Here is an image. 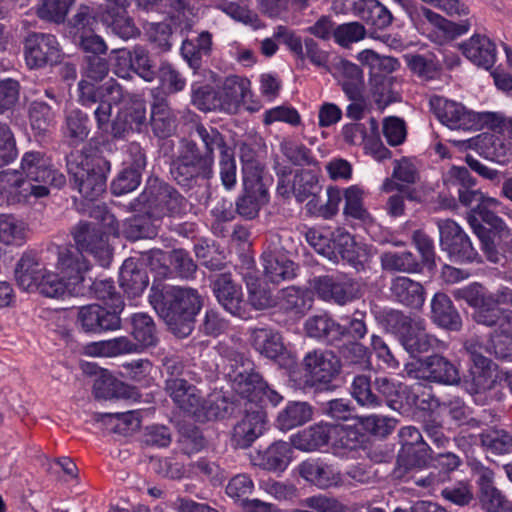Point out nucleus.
I'll return each mask as SVG.
<instances>
[{"label":"nucleus","instance_id":"60","mask_svg":"<svg viewBox=\"0 0 512 512\" xmlns=\"http://www.w3.org/2000/svg\"><path fill=\"white\" fill-rule=\"evenodd\" d=\"M468 222L474 233L478 236L481 242V248L487 259L492 263H499L502 259V255L498 252L494 241L491 238L490 231H488L479 223L476 216L469 215Z\"/></svg>","mask_w":512,"mask_h":512},{"label":"nucleus","instance_id":"33","mask_svg":"<svg viewBox=\"0 0 512 512\" xmlns=\"http://www.w3.org/2000/svg\"><path fill=\"white\" fill-rule=\"evenodd\" d=\"M290 443L276 441L259 454L258 465L271 472H283L292 460V448Z\"/></svg>","mask_w":512,"mask_h":512},{"label":"nucleus","instance_id":"35","mask_svg":"<svg viewBox=\"0 0 512 512\" xmlns=\"http://www.w3.org/2000/svg\"><path fill=\"white\" fill-rule=\"evenodd\" d=\"M85 352L90 356L115 357L122 354L140 352L139 344L122 336L106 341L94 342L85 347Z\"/></svg>","mask_w":512,"mask_h":512},{"label":"nucleus","instance_id":"43","mask_svg":"<svg viewBox=\"0 0 512 512\" xmlns=\"http://www.w3.org/2000/svg\"><path fill=\"white\" fill-rule=\"evenodd\" d=\"M171 175L182 187L191 188L199 177L209 178L212 173L177 157L172 163Z\"/></svg>","mask_w":512,"mask_h":512},{"label":"nucleus","instance_id":"31","mask_svg":"<svg viewBox=\"0 0 512 512\" xmlns=\"http://www.w3.org/2000/svg\"><path fill=\"white\" fill-rule=\"evenodd\" d=\"M173 402L182 410L192 414L201 400L199 390L182 378H168L165 386Z\"/></svg>","mask_w":512,"mask_h":512},{"label":"nucleus","instance_id":"2","mask_svg":"<svg viewBox=\"0 0 512 512\" xmlns=\"http://www.w3.org/2000/svg\"><path fill=\"white\" fill-rule=\"evenodd\" d=\"M465 349L473 363L471 369L473 392L480 393L491 389L494 384L492 361L484 355L488 352L501 361L512 362V334L495 331L486 346L478 339H470L465 343Z\"/></svg>","mask_w":512,"mask_h":512},{"label":"nucleus","instance_id":"10","mask_svg":"<svg viewBox=\"0 0 512 512\" xmlns=\"http://www.w3.org/2000/svg\"><path fill=\"white\" fill-rule=\"evenodd\" d=\"M440 233V243L450 257L460 262L480 261L477 250L472 246L469 237L461 227L451 219L437 221Z\"/></svg>","mask_w":512,"mask_h":512},{"label":"nucleus","instance_id":"16","mask_svg":"<svg viewBox=\"0 0 512 512\" xmlns=\"http://www.w3.org/2000/svg\"><path fill=\"white\" fill-rule=\"evenodd\" d=\"M212 289L217 301L227 312L242 319L249 317L242 287L233 280L231 274L217 275Z\"/></svg>","mask_w":512,"mask_h":512},{"label":"nucleus","instance_id":"4","mask_svg":"<svg viewBox=\"0 0 512 512\" xmlns=\"http://www.w3.org/2000/svg\"><path fill=\"white\" fill-rule=\"evenodd\" d=\"M18 285L23 290L37 289L46 297H60L66 291L71 293L72 285L58 274L41 266L33 257L23 256L15 269Z\"/></svg>","mask_w":512,"mask_h":512},{"label":"nucleus","instance_id":"63","mask_svg":"<svg viewBox=\"0 0 512 512\" xmlns=\"http://www.w3.org/2000/svg\"><path fill=\"white\" fill-rule=\"evenodd\" d=\"M254 489L252 479L246 474H238L230 479L226 486V494L234 500L244 501L248 500V496Z\"/></svg>","mask_w":512,"mask_h":512},{"label":"nucleus","instance_id":"11","mask_svg":"<svg viewBox=\"0 0 512 512\" xmlns=\"http://www.w3.org/2000/svg\"><path fill=\"white\" fill-rule=\"evenodd\" d=\"M72 236L77 249L87 252L103 267L112 260V248L108 242L109 236L90 223H79L72 230Z\"/></svg>","mask_w":512,"mask_h":512},{"label":"nucleus","instance_id":"22","mask_svg":"<svg viewBox=\"0 0 512 512\" xmlns=\"http://www.w3.org/2000/svg\"><path fill=\"white\" fill-rule=\"evenodd\" d=\"M401 450L399 459L407 466H422L430 458V447L424 442L420 431L413 427H403L399 431Z\"/></svg>","mask_w":512,"mask_h":512},{"label":"nucleus","instance_id":"24","mask_svg":"<svg viewBox=\"0 0 512 512\" xmlns=\"http://www.w3.org/2000/svg\"><path fill=\"white\" fill-rule=\"evenodd\" d=\"M299 475L321 489L337 486L341 482L340 473L320 460L303 461L297 468Z\"/></svg>","mask_w":512,"mask_h":512},{"label":"nucleus","instance_id":"64","mask_svg":"<svg viewBox=\"0 0 512 512\" xmlns=\"http://www.w3.org/2000/svg\"><path fill=\"white\" fill-rule=\"evenodd\" d=\"M302 505L312 512H347V507L338 499L325 495L308 497L302 501Z\"/></svg>","mask_w":512,"mask_h":512},{"label":"nucleus","instance_id":"41","mask_svg":"<svg viewBox=\"0 0 512 512\" xmlns=\"http://www.w3.org/2000/svg\"><path fill=\"white\" fill-rule=\"evenodd\" d=\"M275 306L286 313L304 314L311 307V299L303 290L291 286L279 292Z\"/></svg>","mask_w":512,"mask_h":512},{"label":"nucleus","instance_id":"62","mask_svg":"<svg viewBox=\"0 0 512 512\" xmlns=\"http://www.w3.org/2000/svg\"><path fill=\"white\" fill-rule=\"evenodd\" d=\"M344 213L356 219H365L368 216L363 207V190L357 186H351L344 192Z\"/></svg>","mask_w":512,"mask_h":512},{"label":"nucleus","instance_id":"51","mask_svg":"<svg viewBox=\"0 0 512 512\" xmlns=\"http://www.w3.org/2000/svg\"><path fill=\"white\" fill-rule=\"evenodd\" d=\"M481 445L489 452L497 455L512 450V436L504 430L490 429L480 434Z\"/></svg>","mask_w":512,"mask_h":512},{"label":"nucleus","instance_id":"56","mask_svg":"<svg viewBox=\"0 0 512 512\" xmlns=\"http://www.w3.org/2000/svg\"><path fill=\"white\" fill-rule=\"evenodd\" d=\"M180 143V151L177 157L204 169V171L213 173L214 164L194 141L182 139Z\"/></svg>","mask_w":512,"mask_h":512},{"label":"nucleus","instance_id":"54","mask_svg":"<svg viewBox=\"0 0 512 512\" xmlns=\"http://www.w3.org/2000/svg\"><path fill=\"white\" fill-rule=\"evenodd\" d=\"M248 302L256 310H264L276 305L271 291L258 279L247 281Z\"/></svg>","mask_w":512,"mask_h":512},{"label":"nucleus","instance_id":"13","mask_svg":"<svg viewBox=\"0 0 512 512\" xmlns=\"http://www.w3.org/2000/svg\"><path fill=\"white\" fill-rule=\"evenodd\" d=\"M430 107L439 121L450 129L474 130L478 127L479 115L466 110L460 103L433 96Z\"/></svg>","mask_w":512,"mask_h":512},{"label":"nucleus","instance_id":"30","mask_svg":"<svg viewBox=\"0 0 512 512\" xmlns=\"http://www.w3.org/2000/svg\"><path fill=\"white\" fill-rule=\"evenodd\" d=\"M262 265L266 278L275 284L291 280L296 276V265L286 255L277 251H265Z\"/></svg>","mask_w":512,"mask_h":512},{"label":"nucleus","instance_id":"47","mask_svg":"<svg viewBox=\"0 0 512 512\" xmlns=\"http://www.w3.org/2000/svg\"><path fill=\"white\" fill-rule=\"evenodd\" d=\"M358 60L367 66L372 74H389L399 67L397 59L390 56H380L373 50H363L358 54Z\"/></svg>","mask_w":512,"mask_h":512},{"label":"nucleus","instance_id":"1","mask_svg":"<svg viewBox=\"0 0 512 512\" xmlns=\"http://www.w3.org/2000/svg\"><path fill=\"white\" fill-rule=\"evenodd\" d=\"M149 302L178 337H185L191 333L194 317L202 305L195 289L171 286L157 281L152 284Z\"/></svg>","mask_w":512,"mask_h":512},{"label":"nucleus","instance_id":"36","mask_svg":"<svg viewBox=\"0 0 512 512\" xmlns=\"http://www.w3.org/2000/svg\"><path fill=\"white\" fill-rule=\"evenodd\" d=\"M119 280L125 293L132 297L142 294L149 282L146 272L138 268L133 259L124 261L120 270Z\"/></svg>","mask_w":512,"mask_h":512},{"label":"nucleus","instance_id":"48","mask_svg":"<svg viewBox=\"0 0 512 512\" xmlns=\"http://www.w3.org/2000/svg\"><path fill=\"white\" fill-rule=\"evenodd\" d=\"M124 236L132 241L143 238H153L157 235V227L151 218L145 215H137L125 221L123 225Z\"/></svg>","mask_w":512,"mask_h":512},{"label":"nucleus","instance_id":"34","mask_svg":"<svg viewBox=\"0 0 512 512\" xmlns=\"http://www.w3.org/2000/svg\"><path fill=\"white\" fill-rule=\"evenodd\" d=\"M431 309L432 319L437 325L454 331L461 328L460 315L446 294L436 293L431 301Z\"/></svg>","mask_w":512,"mask_h":512},{"label":"nucleus","instance_id":"27","mask_svg":"<svg viewBox=\"0 0 512 512\" xmlns=\"http://www.w3.org/2000/svg\"><path fill=\"white\" fill-rule=\"evenodd\" d=\"M250 91V81L237 75L225 79L219 93L220 107L228 113H236Z\"/></svg>","mask_w":512,"mask_h":512},{"label":"nucleus","instance_id":"18","mask_svg":"<svg viewBox=\"0 0 512 512\" xmlns=\"http://www.w3.org/2000/svg\"><path fill=\"white\" fill-rule=\"evenodd\" d=\"M45 193L42 187L33 188L28 183H21L17 170L0 173V206L26 203L31 198L39 199Z\"/></svg>","mask_w":512,"mask_h":512},{"label":"nucleus","instance_id":"25","mask_svg":"<svg viewBox=\"0 0 512 512\" xmlns=\"http://www.w3.org/2000/svg\"><path fill=\"white\" fill-rule=\"evenodd\" d=\"M460 49L468 60L484 69H490L496 61V46L485 35H473L461 44Z\"/></svg>","mask_w":512,"mask_h":512},{"label":"nucleus","instance_id":"55","mask_svg":"<svg viewBox=\"0 0 512 512\" xmlns=\"http://www.w3.org/2000/svg\"><path fill=\"white\" fill-rule=\"evenodd\" d=\"M88 116L82 111L72 110L66 117V136L72 144L84 141L88 134Z\"/></svg>","mask_w":512,"mask_h":512},{"label":"nucleus","instance_id":"37","mask_svg":"<svg viewBox=\"0 0 512 512\" xmlns=\"http://www.w3.org/2000/svg\"><path fill=\"white\" fill-rule=\"evenodd\" d=\"M251 343L267 358L275 359L284 352L281 335L268 328H255L251 331Z\"/></svg>","mask_w":512,"mask_h":512},{"label":"nucleus","instance_id":"26","mask_svg":"<svg viewBox=\"0 0 512 512\" xmlns=\"http://www.w3.org/2000/svg\"><path fill=\"white\" fill-rule=\"evenodd\" d=\"M243 187V195L236 202V211L244 218L253 219L268 202V192L263 181L248 183L247 180H243Z\"/></svg>","mask_w":512,"mask_h":512},{"label":"nucleus","instance_id":"39","mask_svg":"<svg viewBox=\"0 0 512 512\" xmlns=\"http://www.w3.org/2000/svg\"><path fill=\"white\" fill-rule=\"evenodd\" d=\"M231 408V403L221 393L210 394L206 399L201 397L197 409L192 415L198 421H210L224 418Z\"/></svg>","mask_w":512,"mask_h":512},{"label":"nucleus","instance_id":"52","mask_svg":"<svg viewBox=\"0 0 512 512\" xmlns=\"http://www.w3.org/2000/svg\"><path fill=\"white\" fill-rule=\"evenodd\" d=\"M91 289L96 298L102 300L108 309L120 313L124 307L121 296L116 292L111 280H96L92 283Z\"/></svg>","mask_w":512,"mask_h":512},{"label":"nucleus","instance_id":"32","mask_svg":"<svg viewBox=\"0 0 512 512\" xmlns=\"http://www.w3.org/2000/svg\"><path fill=\"white\" fill-rule=\"evenodd\" d=\"M232 389L240 396L239 403L253 401L258 403L261 398V389L263 386L262 377L256 372H249L247 369L235 370L230 375Z\"/></svg>","mask_w":512,"mask_h":512},{"label":"nucleus","instance_id":"42","mask_svg":"<svg viewBox=\"0 0 512 512\" xmlns=\"http://www.w3.org/2000/svg\"><path fill=\"white\" fill-rule=\"evenodd\" d=\"M132 336L134 342L139 344L140 351L143 348L155 346L158 338L153 319L145 313H136L131 317Z\"/></svg>","mask_w":512,"mask_h":512},{"label":"nucleus","instance_id":"50","mask_svg":"<svg viewBox=\"0 0 512 512\" xmlns=\"http://www.w3.org/2000/svg\"><path fill=\"white\" fill-rule=\"evenodd\" d=\"M382 267L388 271L413 273L420 269V265L411 252H386L381 256Z\"/></svg>","mask_w":512,"mask_h":512},{"label":"nucleus","instance_id":"40","mask_svg":"<svg viewBox=\"0 0 512 512\" xmlns=\"http://www.w3.org/2000/svg\"><path fill=\"white\" fill-rule=\"evenodd\" d=\"M193 129L202 142L203 152L208 156L213 164L215 150H218L220 154L219 156H222V153H227L233 149L227 144L225 137L216 128L212 126H205L204 124L195 121Z\"/></svg>","mask_w":512,"mask_h":512},{"label":"nucleus","instance_id":"28","mask_svg":"<svg viewBox=\"0 0 512 512\" xmlns=\"http://www.w3.org/2000/svg\"><path fill=\"white\" fill-rule=\"evenodd\" d=\"M150 123L153 133L159 138H167L174 134L177 128V117L167 98H154Z\"/></svg>","mask_w":512,"mask_h":512},{"label":"nucleus","instance_id":"38","mask_svg":"<svg viewBox=\"0 0 512 512\" xmlns=\"http://www.w3.org/2000/svg\"><path fill=\"white\" fill-rule=\"evenodd\" d=\"M313 416V409L307 402L293 401L279 412L277 425L282 431L291 430L310 421Z\"/></svg>","mask_w":512,"mask_h":512},{"label":"nucleus","instance_id":"20","mask_svg":"<svg viewBox=\"0 0 512 512\" xmlns=\"http://www.w3.org/2000/svg\"><path fill=\"white\" fill-rule=\"evenodd\" d=\"M77 322L85 332L100 333L117 330L121 326L119 313L98 304L82 306L78 310Z\"/></svg>","mask_w":512,"mask_h":512},{"label":"nucleus","instance_id":"59","mask_svg":"<svg viewBox=\"0 0 512 512\" xmlns=\"http://www.w3.org/2000/svg\"><path fill=\"white\" fill-rule=\"evenodd\" d=\"M259 488L277 501H291L298 492L294 484L272 478L259 481Z\"/></svg>","mask_w":512,"mask_h":512},{"label":"nucleus","instance_id":"23","mask_svg":"<svg viewBox=\"0 0 512 512\" xmlns=\"http://www.w3.org/2000/svg\"><path fill=\"white\" fill-rule=\"evenodd\" d=\"M401 343L408 353L416 356L435 349L439 341L426 331L423 319L415 318L408 321L405 332L401 335Z\"/></svg>","mask_w":512,"mask_h":512},{"label":"nucleus","instance_id":"46","mask_svg":"<svg viewBox=\"0 0 512 512\" xmlns=\"http://www.w3.org/2000/svg\"><path fill=\"white\" fill-rule=\"evenodd\" d=\"M240 160L242 163L243 180L263 181V165L258 160L256 150L247 143H242L240 146Z\"/></svg>","mask_w":512,"mask_h":512},{"label":"nucleus","instance_id":"17","mask_svg":"<svg viewBox=\"0 0 512 512\" xmlns=\"http://www.w3.org/2000/svg\"><path fill=\"white\" fill-rule=\"evenodd\" d=\"M59 43L54 35L31 33L25 40V60L30 68H40L57 62Z\"/></svg>","mask_w":512,"mask_h":512},{"label":"nucleus","instance_id":"58","mask_svg":"<svg viewBox=\"0 0 512 512\" xmlns=\"http://www.w3.org/2000/svg\"><path fill=\"white\" fill-rule=\"evenodd\" d=\"M351 394L361 406L375 408L381 404L380 398L372 393L370 380L367 376L358 375L354 378Z\"/></svg>","mask_w":512,"mask_h":512},{"label":"nucleus","instance_id":"19","mask_svg":"<svg viewBox=\"0 0 512 512\" xmlns=\"http://www.w3.org/2000/svg\"><path fill=\"white\" fill-rule=\"evenodd\" d=\"M107 2L109 6L99 14L101 22L122 39L127 40L137 36L139 30L126 11L131 0H107Z\"/></svg>","mask_w":512,"mask_h":512},{"label":"nucleus","instance_id":"53","mask_svg":"<svg viewBox=\"0 0 512 512\" xmlns=\"http://www.w3.org/2000/svg\"><path fill=\"white\" fill-rule=\"evenodd\" d=\"M73 3L74 0H41L36 13L43 20L61 23Z\"/></svg>","mask_w":512,"mask_h":512},{"label":"nucleus","instance_id":"45","mask_svg":"<svg viewBox=\"0 0 512 512\" xmlns=\"http://www.w3.org/2000/svg\"><path fill=\"white\" fill-rule=\"evenodd\" d=\"M305 329L307 334L313 338L327 337L330 340H335L344 336L342 325L335 323L325 315L309 318L305 323Z\"/></svg>","mask_w":512,"mask_h":512},{"label":"nucleus","instance_id":"8","mask_svg":"<svg viewBox=\"0 0 512 512\" xmlns=\"http://www.w3.org/2000/svg\"><path fill=\"white\" fill-rule=\"evenodd\" d=\"M405 370L410 378L444 385H458L461 380L456 365L440 354L408 364Z\"/></svg>","mask_w":512,"mask_h":512},{"label":"nucleus","instance_id":"29","mask_svg":"<svg viewBox=\"0 0 512 512\" xmlns=\"http://www.w3.org/2000/svg\"><path fill=\"white\" fill-rule=\"evenodd\" d=\"M390 293L395 301L414 309L421 308L425 301L423 286L405 276H399L392 280Z\"/></svg>","mask_w":512,"mask_h":512},{"label":"nucleus","instance_id":"5","mask_svg":"<svg viewBox=\"0 0 512 512\" xmlns=\"http://www.w3.org/2000/svg\"><path fill=\"white\" fill-rule=\"evenodd\" d=\"M18 178L21 183H28L33 188H44L46 193L40 198L49 195V187L60 189L66 184L65 175L54 169L42 153L34 151L23 155Z\"/></svg>","mask_w":512,"mask_h":512},{"label":"nucleus","instance_id":"12","mask_svg":"<svg viewBox=\"0 0 512 512\" xmlns=\"http://www.w3.org/2000/svg\"><path fill=\"white\" fill-rule=\"evenodd\" d=\"M303 368L305 383L319 387L330 383L338 375L341 363L333 352L315 350L304 357Z\"/></svg>","mask_w":512,"mask_h":512},{"label":"nucleus","instance_id":"14","mask_svg":"<svg viewBox=\"0 0 512 512\" xmlns=\"http://www.w3.org/2000/svg\"><path fill=\"white\" fill-rule=\"evenodd\" d=\"M457 146L475 149L481 156L500 165L512 162V143L502 135L482 133L467 140H454Z\"/></svg>","mask_w":512,"mask_h":512},{"label":"nucleus","instance_id":"57","mask_svg":"<svg viewBox=\"0 0 512 512\" xmlns=\"http://www.w3.org/2000/svg\"><path fill=\"white\" fill-rule=\"evenodd\" d=\"M362 19L377 28L388 27L393 20L391 12L377 0H368L362 9Z\"/></svg>","mask_w":512,"mask_h":512},{"label":"nucleus","instance_id":"7","mask_svg":"<svg viewBox=\"0 0 512 512\" xmlns=\"http://www.w3.org/2000/svg\"><path fill=\"white\" fill-rule=\"evenodd\" d=\"M240 415L231 435V442L236 448L246 449L265 431L267 415L263 408L253 401L239 403Z\"/></svg>","mask_w":512,"mask_h":512},{"label":"nucleus","instance_id":"44","mask_svg":"<svg viewBox=\"0 0 512 512\" xmlns=\"http://www.w3.org/2000/svg\"><path fill=\"white\" fill-rule=\"evenodd\" d=\"M26 225L11 214H0V243L21 245L26 238Z\"/></svg>","mask_w":512,"mask_h":512},{"label":"nucleus","instance_id":"49","mask_svg":"<svg viewBox=\"0 0 512 512\" xmlns=\"http://www.w3.org/2000/svg\"><path fill=\"white\" fill-rule=\"evenodd\" d=\"M321 186L315 173L310 170H302L295 174L292 183V192L299 202H303L311 195L320 192Z\"/></svg>","mask_w":512,"mask_h":512},{"label":"nucleus","instance_id":"61","mask_svg":"<svg viewBox=\"0 0 512 512\" xmlns=\"http://www.w3.org/2000/svg\"><path fill=\"white\" fill-rule=\"evenodd\" d=\"M365 27L359 22H350L338 25L334 31L335 42L342 47H349L352 43L364 39Z\"/></svg>","mask_w":512,"mask_h":512},{"label":"nucleus","instance_id":"6","mask_svg":"<svg viewBox=\"0 0 512 512\" xmlns=\"http://www.w3.org/2000/svg\"><path fill=\"white\" fill-rule=\"evenodd\" d=\"M333 436L339 437L341 446L345 448L353 449L356 446L354 430L326 423L314 424L297 432L291 436V444L300 451L312 452L328 444Z\"/></svg>","mask_w":512,"mask_h":512},{"label":"nucleus","instance_id":"9","mask_svg":"<svg viewBox=\"0 0 512 512\" xmlns=\"http://www.w3.org/2000/svg\"><path fill=\"white\" fill-rule=\"evenodd\" d=\"M142 198L155 217L180 214L186 206L185 199L173 187L158 179L148 181Z\"/></svg>","mask_w":512,"mask_h":512},{"label":"nucleus","instance_id":"3","mask_svg":"<svg viewBox=\"0 0 512 512\" xmlns=\"http://www.w3.org/2000/svg\"><path fill=\"white\" fill-rule=\"evenodd\" d=\"M67 167L83 197L94 200L105 192L106 172L110 170V163L103 157L84 152L71 153L67 158Z\"/></svg>","mask_w":512,"mask_h":512},{"label":"nucleus","instance_id":"21","mask_svg":"<svg viewBox=\"0 0 512 512\" xmlns=\"http://www.w3.org/2000/svg\"><path fill=\"white\" fill-rule=\"evenodd\" d=\"M316 293L324 300L343 305L359 297L358 283L345 277L324 276L315 280Z\"/></svg>","mask_w":512,"mask_h":512},{"label":"nucleus","instance_id":"15","mask_svg":"<svg viewBox=\"0 0 512 512\" xmlns=\"http://www.w3.org/2000/svg\"><path fill=\"white\" fill-rule=\"evenodd\" d=\"M56 269L72 285L71 294H78L81 292L80 285L84 281V275L90 269V263L74 246L59 247Z\"/></svg>","mask_w":512,"mask_h":512}]
</instances>
